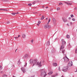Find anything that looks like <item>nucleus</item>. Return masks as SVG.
Returning a JSON list of instances; mask_svg holds the SVG:
<instances>
[{"label":"nucleus","instance_id":"obj_33","mask_svg":"<svg viewBox=\"0 0 77 77\" xmlns=\"http://www.w3.org/2000/svg\"><path fill=\"white\" fill-rule=\"evenodd\" d=\"M59 5H63V3H61V2H60L59 3Z\"/></svg>","mask_w":77,"mask_h":77},{"label":"nucleus","instance_id":"obj_22","mask_svg":"<svg viewBox=\"0 0 77 77\" xmlns=\"http://www.w3.org/2000/svg\"><path fill=\"white\" fill-rule=\"evenodd\" d=\"M2 69H3V67H2V66L0 65V71H1V70H2Z\"/></svg>","mask_w":77,"mask_h":77},{"label":"nucleus","instance_id":"obj_35","mask_svg":"<svg viewBox=\"0 0 77 77\" xmlns=\"http://www.w3.org/2000/svg\"><path fill=\"white\" fill-rule=\"evenodd\" d=\"M72 21H75V18H73L72 19Z\"/></svg>","mask_w":77,"mask_h":77},{"label":"nucleus","instance_id":"obj_55","mask_svg":"<svg viewBox=\"0 0 77 77\" xmlns=\"http://www.w3.org/2000/svg\"><path fill=\"white\" fill-rule=\"evenodd\" d=\"M39 16H41V14H39Z\"/></svg>","mask_w":77,"mask_h":77},{"label":"nucleus","instance_id":"obj_48","mask_svg":"<svg viewBox=\"0 0 77 77\" xmlns=\"http://www.w3.org/2000/svg\"><path fill=\"white\" fill-rule=\"evenodd\" d=\"M3 9H0V11H2V10L3 11Z\"/></svg>","mask_w":77,"mask_h":77},{"label":"nucleus","instance_id":"obj_39","mask_svg":"<svg viewBox=\"0 0 77 77\" xmlns=\"http://www.w3.org/2000/svg\"><path fill=\"white\" fill-rule=\"evenodd\" d=\"M7 24H9L10 23L9 21H8L7 22Z\"/></svg>","mask_w":77,"mask_h":77},{"label":"nucleus","instance_id":"obj_8","mask_svg":"<svg viewBox=\"0 0 77 77\" xmlns=\"http://www.w3.org/2000/svg\"><path fill=\"white\" fill-rule=\"evenodd\" d=\"M62 20L63 21V22H64V23H66L68 21V20H67V19L66 18H65V17L62 18Z\"/></svg>","mask_w":77,"mask_h":77},{"label":"nucleus","instance_id":"obj_34","mask_svg":"<svg viewBox=\"0 0 77 77\" xmlns=\"http://www.w3.org/2000/svg\"><path fill=\"white\" fill-rule=\"evenodd\" d=\"M50 21H51V19L49 18L48 21V23H50Z\"/></svg>","mask_w":77,"mask_h":77},{"label":"nucleus","instance_id":"obj_9","mask_svg":"<svg viewBox=\"0 0 77 77\" xmlns=\"http://www.w3.org/2000/svg\"><path fill=\"white\" fill-rule=\"evenodd\" d=\"M28 55L27 54H26L23 57V59H28Z\"/></svg>","mask_w":77,"mask_h":77},{"label":"nucleus","instance_id":"obj_3","mask_svg":"<svg viewBox=\"0 0 77 77\" xmlns=\"http://www.w3.org/2000/svg\"><path fill=\"white\" fill-rule=\"evenodd\" d=\"M63 59L64 60V62L66 63H67L69 62V59L66 56L63 57Z\"/></svg>","mask_w":77,"mask_h":77},{"label":"nucleus","instance_id":"obj_38","mask_svg":"<svg viewBox=\"0 0 77 77\" xmlns=\"http://www.w3.org/2000/svg\"><path fill=\"white\" fill-rule=\"evenodd\" d=\"M40 23H41V21H38V23L40 24Z\"/></svg>","mask_w":77,"mask_h":77},{"label":"nucleus","instance_id":"obj_54","mask_svg":"<svg viewBox=\"0 0 77 77\" xmlns=\"http://www.w3.org/2000/svg\"><path fill=\"white\" fill-rule=\"evenodd\" d=\"M5 9H3V11H5Z\"/></svg>","mask_w":77,"mask_h":77},{"label":"nucleus","instance_id":"obj_10","mask_svg":"<svg viewBox=\"0 0 77 77\" xmlns=\"http://www.w3.org/2000/svg\"><path fill=\"white\" fill-rule=\"evenodd\" d=\"M21 69L22 71H23V73H24L26 72V69H25V68L22 67V68H21Z\"/></svg>","mask_w":77,"mask_h":77},{"label":"nucleus","instance_id":"obj_16","mask_svg":"<svg viewBox=\"0 0 77 77\" xmlns=\"http://www.w3.org/2000/svg\"><path fill=\"white\" fill-rule=\"evenodd\" d=\"M66 3L68 5H72V3H70L69 2H66Z\"/></svg>","mask_w":77,"mask_h":77},{"label":"nucleus","instance_id":"obj_2","mask_svg":"<svg viewBox=\"0 0 77 77\" xmlns=\"http://www.w3.org/2000/svg\"><path fill=\"white\" fill-rule=\"evenodd\" d=\"M29 63H32V66H33L35 65H36L37 63V60H31L30 59L29 61Z\"/></svg>","mask_w":77,"mask_h":77},{"label":"nucleus","instance_id":"obj_40","mask_svg":"<svg viewBox=\"0 0 77 77\" xmlns=\"http://www.w3.org/2000/svg\"><path fill=\"white\" fill-rule=\"evenodd\" d=\"M32 4H33V5H35V2H33L32 3Z\"/></svg>","mask_w":77,"mask_h":77},{"label":"nucleus","instance_id":"obj_44","mask_svg":"<svg viewBox=\"0 0 77 77\" xmlns=\"http://www.w3.org/2000/svg\"><path fill=\"white\" fill-rule=\"evenodd\" d=\"M16 14H19V13H18V11L17 12V13H16Z\"/></svg>","mask_w":77,"mask_h":77},{"label":"nucleus","instance_id":"obj_42","mask_svg":"<svg viewBox=\"0 0 77 77\" xmlns=\"http://www.w3.org/2000/svg\"><path fill=\"white\" fill-rule=\"evenodd\" d=\"M20 35H19L17 37L19 38V37H20Z\"/></svg>","mask_w":77,"mask_h":77},{"label":"nucleus","instance_id":"obj_63","mask_svg":"<svg viewBox=\"0 0 77 77\" xmlns=\"http://www.w3.org/2000/svg\"><path fill=\"white\" fill-rule=\"evenodd\" d=\"M42 8H44V7H42Z\"/></svg>","mask_w":77,"mask_h":77},{"label":"nucleus","instance_id":"obj_37","mask_svg":"<svg viewBox=\"0 0 77 77\" xmlns=\"http://www.w3.org/2000/svg\"><path fill=\"white\" fill-rule=\"evenodd\" d=\"M36 2H39V1L38 0H36L35 1Z\"/></svg>","mask_w":77,"mask_h":77},{"label":"nucleus","instance_id":"obj_26","mask_svg":"<svg viewBox=\"0 0 77 77\" xmlns=\"http://www.w3.org/2000/svg\"><path fill=\"white\" fill-rule=\"evenodd\" d=\"M74 17V15H73V14H71V17L72 18H73Z\"/></svg>","mask_w":77,"mask_h":77},{"label":"nucleus","instance_id":"obj_14","mask_svg":"<svg viewBox=\"0 0 77 77\" xmlns=\"http://www.w3.org/2000/svg\"><path fill=\"white\" fill-rule=\"evenodd\" d=\"M22 38H26V34H22Z\"/></svg>","mask_w":77,"mask_h":77},{"label":"nucleus","instance_id":"obj_59","mask_svg":"<svg viewBox=\"0 0 77 77\" xmlns=\"http://www.w3.org/2000/svg\"><path fill=\"white\" fill-rule=\"evenodd\" d=\"M56 39H57V38H56L55 39V40H56Z\"/></svg>","mask_w":77,"mask_h":77},{"label":"nucleus","instance_id":"obj_24","mask_svg":"<svg viewBox=\"0 0 77 77\" xmlns=\"http://www.w3.org/2000/svg\"><path fill=\"white\" fill-rule=\"evenodd\" d=\"M61 50H62V53H64V52H65V49H61Z\"/></svg>","mask_w":77,"mask_h":77},{"label":"nucleus","instance_id":"obj_30","mask_svg":"<svg viewBox=\"0 0 77 77\" xmlns=\"http://www.w3.org/2000/svg\"><path fill=\"white\" fill-rule=\"evenodd\" d=\"M34 41V39H32L31 41V42H32V43H33V41Z\"/></svg>","mask_w":77,"mask_h":77},{"label":"nucleus","instance_id":"obj_32","mask_svg":"<svg viewBox=\"0 0 77 77\" xmlns=\"http://www.w3.org/2000/svg\"><path fill=\"white\" fill-rule=\"evenodd\" d=\"M60 66H59L58 67V70L60 71Z\"/></svg>","mask_w":77,"mask_h":77},{"label":"nucleus","instance_id":"obj_46","mask_svg":"<svg viewBox=\"0 0 77 77\" xmlns=\"http://www.w3.org/2000/svg\"><path fill=\"white\" fill-rule=\"evenodd\" d=\"M72 22H71L70 23V24H71V25H72Z\"/></svg>","mask_w":77,"mask_h":77},{"label":"nucleus","instance_id":"obj_17","mask_svg":"<svg viewBox=\"0 0 77 77\" xmlns=\"http://www.w3.org/2000/svg\"><path fill=\"white\" fill-rule=\"evenodd\" d=\"M50 45V41H48V42L46 43V45Z\"/></svg>","mask_w":77,"mask_h":77},{"label":"nucleus","instance_id":"obj_28","mask_svg":"<svg viewBox=\"0 0 77 77\" xmlns=\"http://www.w3.org/2000/svg\"><path fill=\"white\" fill-rule=\"evenodd\" d=\"M4 77H8V75H4Z\"/></svg>","mask_w":77,"mask_h":77},{"label":"nucleus","instance_id":"obj_41","mask_svg":"<svg viewBox=\"0 0 77 77\" xmlns=\"http://www.w3.org/2000/svg\"><path fill=\"white\" fill-rule=\"evenodd\" d=\"M35 77V75H34L32 76L31 77Z\"/></svg>","mask_w":77,"mask_h":77},{"label":"nucleus","instance_id":"obj_19","mask_svg":"<svg viewBox=\"0 0 77 77\" xmlns=\"http://www.w3.org/2000/svg\"><path fill=\"white\" fill-rule=\"evenodd\" d=\"M20 63H21V62H20V60H18V62L17 64L18 65H20Z\"/></svg>","mask_w":77,"mask_h":77},{"label":"nucleus","instance_id":"obj_47","mask_svg":"<svg viewBox=\"0 0 77 77\" xmlns=\"http://www.w3.org/2000/svg\"><path fill=\"white\" fill-rule=\"evenodd\" d=\"M75 10H76V9H77V8H75Z\"/></svg>","mask_w":77,"mask_h":77},{"label":"nucleus","instance_id":"obj_43","mask_svg":"<svg viewBox=\"0 0 77 77\" xmlns=\"http://www.w3.org/2000/svg\"><path fill=\"white\" fill-rule=\"evenodd\" d=\"M69 20H71V18L70 17H69Z\"/></svg>","mask_w":77,"mask_h":77},{"label":"nucleus","instance_id":"obj_51","mask_svg":"<svg viewBox=\"0 0 77 77\" xmlns=\"http://www.w3.org/2000/svg\"><path fill=\"white\" fill-rule=\"evenodd\" d=\"M48 8V7H46V9H47V8Z\"/></svg>","mask_w":77,"mask_h":77},{"label":"nucleus","instance_id":"obj_6","mask_svg":"<svg viewBox=\"0 0 77 77\" xmlns=\"http://www.w3.org/2000/svg\"><path fill=\"white\" fill-rule=\"evenodd\" d=\"M36 65H39V67H41L42 66V64H41V61H40L39 63V62H37V64H36Z\"/></svg>","mask_w":77,"mask_h":77},{"label":"nucleus","instance_id":"obj_5","mask_svg":"<svg viewBox=\"0 0 77 77\" xmlns=\"http://www.w3.org/2000/svg\"><path fill=\"white\" fill-rule=\"evenodd\" d=\"M61 41H62V45H64L65 46L66 44V42L64 41V39H61Z\"/></svg>","mask_w":77,"mask_h":77},{"label":"nucleus","instance_id":"obj_11","mask_svg":"<svg viewBox=\"0 0 77 77\" xmlns=\"http://www.w3.org/2000/svg\"><path fill=\"white\" fill-rule=\"evenodd\" d=\"M64 46H64L63 45H61L60 47V50H63V48H64Z\"/></svg>","mask_w":77,"mask_h":77},{"label":"nucleus","instance_id":"obj_61","mask_svg":"<svg viewBox=\"0 0 77 77\" xmlns=\"http://www.w3.org/2000/svg\"><path fill=\"white\" fill-rule=\"evenodd\" d=\"M17 49L16 50L15 52H16V51H17Z\"/></svg>","mask_w":77,"mask_h":77},{"label":"nucleus","instance_id":"obj_49","mask_svg":"<svg viewBox=\"0 0 77 77\" xmlns=\"http://www.w3.org/2000/svg\"><path fill=\"white\" fill-rule=\"evenodd\" d=\"M37 25L38 26L39 25V24L38 23L37 24Z\"/></svg>","mask_w":77,"mask_h":77},{"label":"nucleus","instance_id":"obj_25","mask_svg":"<svg viewBox=\"0 0 77 77\" xmlns=\"http://www.w3.org/2000/svg\"><path fill=\"white\" fill-rule=\"evenodd\" d=\"M71 63H72V61H69L68 63V65H71Z\"/></svg>","mask_w":77,"mask_h":77},{"label":"nucleus","instance_id":"obj_29","mask_svg":"<svg viewBox=\"0 0 77 77\" xmlns=\"http://www.w3.org/2000/svg\"><path fill=\"white\" fill-rule=\"evenodd\" d=\"M53 73V72H50L49 73H48V74H51Z\"/></svg>","mask_w":77,"mask_h":77},{"label":"nucleus","instance_id":"obj_23","mask_svg":"<svg viewBox=\"0 0 77 77\" xmlns=\"http://www.w3.org/2000/svg\"><path fill=\"white\" fill-rule=\"evenodd\" d=\"M25 65H24V67H26V66H27V63L26 62H25Z\"/></svg>","mask_w":77,"mask_h":77},{"label":"nucleus","instance_id":"obj_13","mask_svg":"<svg viewBox=\"0 0 77 77\" xmlns=\"http://www.w3.org/2000/svg\"><path fill=\"white\" fill-rule=\"evenodd\" d=\"M53 65L54 66H57V64L56 63H53Z\"/></svg>","mask_w":77,"mask_h":77},{"label":"nucleus","instance_id":"obj_52","mask_svg":"<svg viewBox=\"0 0 77 77\" xmlns=\"http://www.w3.org/2000/svg\"><path fill=\"white\" fill-rule=\"evenodd\" d=\"M5 11H8V10H7V9H5Z\"/></svg>","mask_w":77,"mask_h":77},{"label":"nucleus","instance_id":"obj_15","mask_svg":"<svg viewBox=\"0 0 77 77\" xmlns=\"http://www.w3.org/2000/svg\"><path fill=\"white\" fill-rule=\"evenodd\" d=\"M57 75H58V74H57V73H56V74L52 75V77H56V76H57Z\"/></svg>","mask_w":77,"mask_h":77},{"label":"nucleus","instance_id":"obj_20","mask_svg":"<svg viewBox=\"0 0 77 77\" xmlns=\"http://www.w3.org/2000/svg\"><path fill=\"white\" fill-rule=\"evenodd\" d=\"M44 16L43 15L41 18V20H42L45 18Z\"/></svg>","mask_w":77,"mask_h":77},{"label":"nucleus","instance_id":"obj_60","mask_svg":"<svg viewBox=\"0 0 77 77\" xmlns=\"http://www.w3.org/2000/svg\"><path fill=\"white\" fill-rule=\"evenodd\" d=\"M17 49L16 50L15 52H16V51H17Z\"/></svg>","mask_w":77,"mask_h":77},{"label":"nucleus","instance_id":"obj_1","mask_svg":"<svg viewBox=\"0 0 77 77\" xmlns=\"http://www.w3.org/2000/svg\"><path fill=\"white\" fill-rule=\"evenodd\" d=\"M40 72V75L41 77H45L46 75H47V74H46L47 72H46V71H45V69H42Z\"/></svg>","mask_w":77,"mask_h":77},{"label":"nucleus","instance_id":"obj_57","mask_svg":"<svg viewBox=\"0 0 77 77\" xmlns=\"http://www.w3.org/2000/svg\"><path fill=\"white\" fill-rule=\"evenodd\" d=\"M48 24H49V23H48H48H47V25H48Z\"/></svg>","mask_w":77,"mask_h":77},{"label":"nucleus","instance_id":"obj_12","mask_svg":"<svg viewBox=\"0 0 77 77\" xmlns=\"http://www.w3.org/2000/svg\"><path fill=\"white\" fill-rule=\"evenodd\" d=\"M52 21H53L54 23L55 24L56 23V19H54V18H53L52 19Z\"/></svg>","mask_w":77,"mask_h":77},{"label":"nucleus","instance_id":"obj_53","mask_svg":"<svg viewBox=\"0 0 77 77\" xmlns=\"http://www.w3.org/2000/svg\"><path fill=\"white\" fill-rule=\"evenodd\" d=\"M67 26H69V24H68V23H67Z\"/></svg>","mask_w":77,"mask_h":77},{"label":"nucleus","instance_id":"obj_45","mask_svg":"<svg viewBox=\"0 0 77 77\" xmlns=\"http://www.w3.org/2000/svg\"><path fill=\"white\" fill-rule=\"evenodd\" d=\"M18 38V37H14V38H16V39H17V38Z\"/></svg>","mask_w":77,"mask_h":77},{"label":"nucleus","instance_id":"obj_64","mask_svg":"<svg viewBox=\"0 0 77 77\" xmlns=\"http://www.w3.org/2000/svg\"><path fill=\"white\" fill-rule=\"evenodd\" d=\"M71 66H72V64H71Z\"/></svg>","mask_w":77,"mask_h":77},{"label":"nucleus","instance_id":"obj_21","mask_svg":"<svg viewBox=\"0 0 77 77\" xmlns=\"http://www.w3.org/2000/svg\"><path fill=\"white\" fill-rule=\"evenodd\" d=\"M70 36H69V35L67 34V35H66V38H69Z\"/></svg>","mask_w":77,"mask_h":77},{"label":"nucleus","instance_id":"obj_50","mask_svg":"<svg viewBox=\"0 0 77 77\" xmlns=\"http://www.w3.org/2000/svg\"><path fill=\"white\" fill-rule=\"evenodd\" d=\"M1 74H2L3 73V71H2L1 72Z\"/></svg>","mask_w":77,"mask_h":77},{"label":"nucleus","instance_id":"obj_56","mask_svg":"<svg viewBox=\"0 0 77 77\" xmlns=\"http://www.w3.org/2000/svg\"><path fill=\"white\" fill-rule=\"evenodd\" d=\"M34 14H37V12H35L34 13Z\"/></svg>","mask_w":77,"mask_h":77},{"label":"nucleus","instance_id":"obj_27","mask_svg":"<svg viewBox=\"0 0 77 77\" xmlns=\"http://www.w3.org/2000/svg\"><path fill=\"white\" fill-rule=\"evenodd\" d=\"M28 5L29 6H32V4H31V3H29L28 4Z\"/></svg>","mask_w":77,"mask_h":77},{"label":"nucleus","instance_id":"obj_36","mask_svg":"<svg viewBox=\"0 0 77 77\" xmlns=\"http://www.w3.org/2000/svg\"><path fill=\"white\" fill-rule=\"evenodd\" d=\"M75 53H77V48L76 49V50L75 51Z\"/></svg>","mask_w":77,"mask_h":77},{"label":"nucleus","instance_id":"obj_58","mask_svg":"<svg viewBox=\"0 0 77 77\" xmlns=\"http://www.w3.org/2000/svg\"><path fill=\"white\" fill-rule=\"evenodd\" d=\"M75 72H77V69H76V71H75Z\"/></svg>","mask_w":77,"mask_h":77},{"label":"nucleus","instance_id":"obj_7","mask_svg":"<svg viewBox=\"0 0 77 77\" xmlns=\"http://www.w3.org/2000/svg\"><path fill=\"white\" fill-rule=\"evenodd\" d=\"M45 29H50L51 27L49 25H45Z\"/></svg>","mask_w":77,"mask_h":77},{"label":"nucleus","instance_id":"obj_18","mask_svg":"<svg viewBox=\"0 0 77 77\" xmlns=\"http://www.w3.org/2000/svg\"><path fill=\"white\" fill-rule=\"evenodd\" d=\"M16 14H17V13H11V15H15Z\"/></svg>","mask_w":77,"mask_h":77},{"label":"nucleus","instance_id":"obj_4","mask_svg":"<svg viewBox=\"0 0 77 77\" xmlns=\"http://www.w3.org/2000/svg\"><path fill=\"white\" fill-rule=\"evenodd\" d=\"M68 68L69 67L68 66L64 67L62 69V71H64V72H66V71H68Z\"/></svg>","mask_w":77,"mask_h":77},{"label":"nucleus","instance_id":"obj_62","mask_svg":"<svg viewBox=\"0 0 77 77\" xmlns=\"http://www.w3.org/2000/svg\"><path fill=\"white\" fill-rule=\"evenodd\" d=\"M46 20H47V19H48V18H46Z\"/></svg>","mask_w":77,"mask_h":77},{"label":"nucleus","instance_id":"obj_31","mask_svg":"<svg viewBox=\"0 0 77 77\" xmlns=\"http://www.w3.org/2000/svg\"><path fill=\"white\" fill-rule=\"evenodd\" d=\"M57 11H59V10H60V8H57Z\"/></svg>","mask_w":77,"mask_h":77}]
</instances>
